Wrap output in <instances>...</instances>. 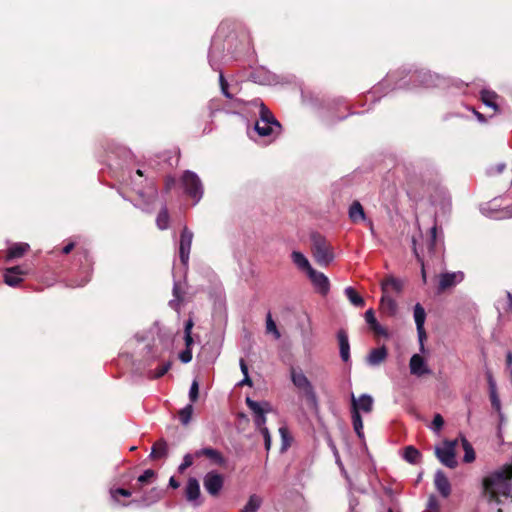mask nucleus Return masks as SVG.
<instances>
[{"instance_id":"58","label":"nucleus","mask_w":512,"mask_h":512,"mask_svg":"<svg viewBox=\"0 0 512 512\" xmlns=\"http://www.w3.org/2000/svg\"><path fill=\"white\" fill-rule=\"evenodd\" d=\"M89 280H90L89 275L86 274V276L80 282L71 283L70 286L71 287H81V286H84Z\"/></svg>"},{"instance_id":"56","label":"nucleus","mask_w":512,"mask_h":512,"mask_svg":"<svg viewBox=\"0 0 512 512\" xmlns=\"http://www.w3.org/2000/svg\"><path fill=\"white\" fill-rule=\"evenodd\" d=\"M487 381L489 385V392L497 391L496 381L490 372H487Z\"/></svg>"},{"instance_id":"33","label":"nucleus","mask_w":512,"mask_h":512,"mask_svg":"<svg viewBox=\"0 0 512 512\" xmlns=\"http://www.w3.org/2000/svg\"><path fill=\"white\" fill-rule=\"evenodd\" d=\"M344 293L350 303L355 307H363L365 305L363 297L359 295L353 287H346Z\"/></svg>"},{"instance_id":"13","label":"nucleus","mask_w":512,"mask_h":512,"mask_svg":"<svg viewBox=\"0 0 512 512\" xmlns=\"http://www.w3.org/2000/svg\"><path fill=\"white\" fill-rule=\"evenodd\" d=\"M27 273L28 271L21 266L7 268L3 274L4 282L10 287H17Z\"/></svg>"},{"instance_id":"55","label":"nucleus","mask_w":512,"mask_h":512,"mask_svg":"<svg viewBox=\"0 0 512 512\" xmlns=\"http://www.w3.org/2000/svg\"><path fill=\"white\" fill-rule=\"evenodd\" d=\"M251 78L253 79L254 82L260 83V84H270L272 81V76L266 75L264 78H260L258 73H253L251 75Z\"/></svg>"},{"instance_id":"46","label":"nucleus","mask_w":512,"mask_h":512,"mask_svg":"<svg viewBox=\"0 0 512 512\" xmlns=\"http://www.w3.org/2000/svg\"><path fill=\"white\" fill-rule=\"evenodd\" d=\"M171 367L170 362L163 363L160 367L151 372V378H160L165 375Z\"/></svg>"},{"instance_id":"36","label":"nucleus","mask_w":512,"mask_h":512,"mask_svg":"<svg viewBox=\"0 0 512 512\" xmlns=\"http://www.w3.org/2000/svg\"><path fill=\"white\" fill-rule=\"evenodd\" d=\"M352 413V425L355 433L359 437V439H364V432H363V421L360 413L358 411H351Z\"/></svg>"},{"instance_id":"28","label":"nucleus","mask_w":512,"mask_h":512,"mask_svg":"<svg viewBox=\"0 0 512 512\" xmlns=\"http://www.w3.org/2000/svg\"><path fill=\"white\" fill-rule=\"evenodd\" d=\"M349 218L354 223H357L360 220H366V215L360 202L354 201L351 204L349 207Z\"/></svg>"},{"instance_id":"40","label":"nucleus","mask_w":512,"mask_h":512,"mask_svg":"<svg viewBox=\"0 0 512 512\" xmlns=\"http://www.w3.org/2000/svg\"><path fill=\"white\" fill-rule=\"evenodd\" d=\"M156 225L161 230H165L169 226V214L165 206L158 213L156 218Z\"/></svg>"},{"instance_id":"3","label":"nucleus","mask_w":512,"mask_h":512,"mask_svg":"<svg viewBox=\"0 0 512 512\" xmlns=\"http://www.w3.org/2000/svg\"><path fill=\"white\" fill-rule=\"evenodd\" d=\"M385 83H392L393 88H409L411 83L413 87L416 86H432L435 84L434 76L426 70H414V71H398L389 73L385 79Z\"/></svg>"},{"instance_id":"61","label":"nucleus","mask_w":512,"mask_h":512,"mask_svg":"<svg viewBox=\"0 0 512 512\" xmlns=\"http://www.w3.org/2000/svg\"><path fill=\"white\" fill-rule=\"evenodd\" d=\"M240 369H241V372L243 373V375H249L248 374V366L247 364L245 363L244 359H240Z\"/></svg>"},{"instance_id":"53","label":"nucleus","mask_w":512,"mask_h":512,"mask_svg":"<svg viewBox=\"0 0 512 512\" xmlns=\"http://www.w3.org/2000/svg\"><path fill=\"white\" fill-rule=\"evenodd\" d=\"M260 433L262 434V436L264 438L265 449L267 451H269L271 448L272 440H271V435H270L268 428H263V431H261Z\"/></svg>"},{"instance_id":"16","label":"nucleus","mask_w":512,"mask_h":512,"mask_svg":"<svg viewBox=\"0 0 512 512\" xmlns=\"http://www.w3.org/2000/svg\"><path fill=\"white\" fill-rule=\"evenodd\" d=\"M351 401H352V407H351V411H358V413H360V411H363L365 413H369L372 411L373 409V398L372 396H370L369 394H362L359 396V398L357 399L355 397V395L352 393L351 394Z\"/></svg>"},{"instance_id":"39","label":"nucleus","mask_w":512,"mask_h":512,"mask_svg":"<svg viewBox=\"0 0 512 512\" xmlns=\"http://www.w3.org/2000/svg\"><path fill=\"white\" fill-rule=\"evenodd\" d=\"M193 405L187 404L178 412L179 420L182 425L186 426L190 423L193 414Z\"/></svg>"},{"instance_id":"27","label":"nucleus","mask_w":512,"mask_h":512,"mask_svg":"<svg viewBox=\"0 0 512 512\" xmlns=\"http://www.w3.org/2000/svg\"><path fill=\"white\" fill-rule=\"evenodd\" d=\"M246 404L249 409L253 412L254 416L260 414H266L271 410V406L268 402L259 403L257 401L252 400L251 398H246Z\"/></svg>"},{"instance_id":"11","label":"nucleus","mask_w":512,"mask_h":512,"mask_svg":"<svg viewBox=\"0 0 512 512\" xmlns=\"http://www.w3.org/2000/svg\"><path fill=\"white\" fill-rule=\"evenodd\" d=\"M307 276L318 293L324 296L328 294L330 290V282L326 275L313 268L307 273Z\"/></svg>"},{"instance_id":"17","label":"nucleus","mask_w":512,"mask_h":512,"mask_svg":"<svg viewBox=\"0 0 512 512\" xmlns=\"http://www.w3.org/2000/svg\"><path fill=\"white\" fill-rule=\"evenodd\" d=\"M410 373L417 377H421L426 374H430L431 370L427 366L426 361L419 354H414L410 358L409 362Z\"/></svg>"},{"instance_id":"34","label":"nucleus","mask_w":512,"mask_h":512,"mask_svg":"<svg viewBox=\"0 0 512 512\" xmlns=\"http://www.w3.org/2000/svg\"><path fill=\"white\" fill-rule=\"evenodd\" d=\"M403 458L410 464H417L420 462L421 453L414 446H407L404 449Z\"/></svg>"},{"instance_id":"41","label":"nucleus","mask_w":512,"mask_h":512,"mask_svg":"<svg viewBox=\"0 0 512 512\" xmlns=\"http://www.w3.org/2000/svg\"><path fill=\"white\" fill-rule=\"evenodd\" d=\"M173 296H174V298L169 301V306L174 310H178L179 306H180V302L182 301V293H181L178 283H176V282H174V286H173Z\"/></svg>"},{"instance_id":"8","label":"nucleus","mask_w":512,"mask_h":512,"mask_svg":"<svg viewBox=\"0 0 512 512\" xmlns=\"http://www.w3.org/2000/svg\"><path fill=\"white\" fill-rule=\"evenodd\" d=\"M457 440L445 441L442 446L435 448V454L439 461L448 468H455L457 461L455 458V447Z\"/></svg>"},{"instance_id":"26","label":"nucleus","mask_w":512,"mask_h":512,"mask_svg":"<svg viewBox=\"0 0 512 512\" xmlns=\"http://www.w3.org/2000/svg\"><path fill=\"white\" fill-rule=\"evenodd\" d=\"M364 318L366 323L369 325V327L378 335L387 336V331L385 328H383L377 321L375 317V312L372 308L368 309L365 314Z\"/></svg>"},{"instance_id":"15","label":"nucleus","mask_w":512,"mask_h":512,"mask_svg":"<svg viewBox=\"0 0 512 512\" xmlns=\"http://www.w3.org/2000/svg\"><path fill=\"white\" fill-rule=\"evenodd\" d=\"M427 249L429 253H435V262L439 263L442 260V241L437 236V225L430 228V237L427 242Z\"/></svg>"},{"instance_id":"52","label":"nucleus","mask_w":512,"mask_h":512,"mask_svg":"<svg viewBox=\"0 0 512 512\" xmlns=\"http://www.w3.org/2000/svg\"><path fill=\"white\" fill-rule=\"evenodd\" d=\"M254 423H255L256 428L259 430V432L263 431V428H267L265 414H260V415L254 416Z\"/></svg>"},{"instance_id":"1","label":"nucleus","mask_w":512,"mask_h":512,"mask_svg":"<svg viewBox=\"0 0 512 512\" xmlns=\"http://www.w3.org/2000/svg\"><path fill=\"white\" fill-rule=\"evenodd\" d=\"M225 25L222 23L216 35L212 39L211 47L209 50V64L215 71H219V84L222 94L229 100H231V107L235 109V112H244L249 106V101L242 98L236 97L239 92L237 84L230 85L224 78V75L220 68V60L225 57L224 51L227 50L232 57H235L236 51L231 50L232 43L234 41L233 35H228L224 38Z\"/></svg>"},{"instance_id":"44","label":"nucleus","mask_w":512,"mask_h":512,"mask_svg":"<svg viewBox=\"0 0 512 512\" xmlns=\"http://www.w3.org/2000/svg\"><path fill=\"white\" fill-rule=\"evenodd\" d=\"M162 497V492L160 490H158L157 488H153L149 494L145 495L143 497V501L144 502H147V504H151V503H154V502H157L158 500H160Z\"/></svg>"},{"instance_id":"32","label":"nucleus","mask_w":512,"mask_h":512,"mask_svg":"<svg viewBox=\"0 0 512 512\" xmlns=\"http://www.w3.org/2000/svg\"><path fill=\"white\" fill-rule=\"evenodd\" d=\"M29 249V245L27 243H16L13 244L7 253L8 259H15L22 257Z\"/></svg>"},{"instance_id":"23","label":"nucleus","mask_w":512,"mask_h":512,"mask_svg":"<svg viewBox=\"0 0 512 512\" xmlns=\"http://www.w3.org/2000/svg\"><path fill=\"white\" fill-rule=\"evenodd\" d=\"M337 339L339 343L340 357L343 362H348L350 360V344L347 332L340 329L337 333Z\"/></svg>"},{"instance_id":"7","label":"nucleus","mask_w":512,"mask_h":512,"mask_svg":"<svg viewBox=\"0 0 512 512\" xmlns=\"http://www.w3.org/2000/svg\"><path fill=\"white\" fill-rule=\"evenodd\" d=\"M181 185L185 194L197 204L203 197L204 189L199 176L190 170L184 171L181 177Z\"/></svg>"},{"instance_id":"42","label":"nucleus","mask_w":512,"mask_h":512,"mask_svg":"<svg viewBox=\"0 0 512 512\" xmlns=\"http://www.w3.org/2000/svg\"><path fill=\"white\" fill-rule=\"evenodd\" d=\"M266 331L267 333H272L275 339H279L281 337V334L277 329L276 323L272 319L271 313H268L266 317Z\"/></svg>"},{"instance_id":"31","label":"nucleus","mask_w":512,"mask_h":512,"mask_svg":"<svg viewBox=\"0 0 512 512\" xmlns=\"http://www.w3.org/2000/svg\"><path fill=\"white\" fill-rule=\"evenodd\" d=\"M168 455V445H167V442L163 439L157 441L153 447H152V451L150 453V457L152 459H157V458H163V457H166Z\"/></svg>"},{"instance_id":"19","label":"nucleus","mask_w":512,"mask_h":512,"mask_svg":"<svg viewBox=\"0 0 512 512\" xmlns=\"http://www.w3.org/2000/svg\"><path fill=\"white\" fill-rule=\"evenodd\" d=\"M434 484L437 491L443 498L451 494V484L442 470H437L434 476Z\"/></svg>"},{"instance_id":"43","label":"nucleus","mask_w":512,"mask_h":512,"mask_svg":"<svg viewBox=\"0 0 512 512\" xmlns=\"http://www.w3.org/2000/svg\"><path fill=\"white\" fill-rule=\"evenodd\" d=\"M279 434L282 440L281 450L285 451L290 446L291 438L289 436V431L285 426H281L279 428Z\"/></svg>"},{"instance_id":"29","label":"nucleus","mask_w":512,"mask_h":512,"mask_svg":"<svg viewBox=\"0 0 512 512\" xmlns=\"http://www.w3.org/2000/svg\"><path fill=\"white\" fill-rule=\"evenodd\" d=\"M293 263L301 270L308 273L313 269L305 255L299 251H293L291 254Z\"/></svg>"},{"instance_id":"35","label":"nucleus","mask_w":512,"mask_h":512,"mask_svg":"<svg viewBox=\"0 0 512 512\" xmlns=\"http://www.w3.org/2000/svg\"><path fill=\"white\" fill-rule=\"evenodd\" d=\"M261 504V497L256 494H253L249 497L247 503L240 512H257L261 507Z\"/></svg>"},{"instance_id":"38","label":"nucleus","mask_w":512,"mask_h":512,"mask_svg":"<svg viewBox=\"0 0 512 512\" xmlns=\"http://www.w3.org/2000/svg\"><path fill=\"white\" fill-rule=\"evenodd\" d=\"M461 443H462V447H463V450H464L463 461L466 462V463L473 462L475 460V452H474V449H473L472 445L463 436L461 437Z\"/></svg>"},{"instance_id":"20","label":"nucleus","mask_w":512,"mask_h":512,"mask_svg":"<svg viewBox=\"0 0 512 512\" xmlns=\"http://www.w3.org/2000/svg\"><path fill=\"white\" fill-rule=\"evenodd\" d=\"M194 456L196 458L206 456L214 464L219 465V466H224L226 463V459L223 457V455L218 450L211 448V447H205V448L195 451Z\"/></svg>"},{"instance_id":"45","label":"nucleus","mask_w":512,"mask_h":512,"mask_svg":"<svg viewBox=\"0 0 512 512\" xmlns=\"http://www.w3.org/2000/svg\"><path fill=\"white\" fill-rule=\"evenodd\" d=\"M194 457L195 456L190 453L185 454L182 463L178 466V472L183 473L187 468L192 466Z\"/></svg>"},{"instance_id":"30","label":"nucleus","mask_w":512,"mask_h":512,"mask_svg":"<svg viewBox=\"0 0 512 512\" xmlns=\"http://www.w3.org/2000/svg\"><path fill=\"white\" fill-rule=\"evenodd\" d=\"M481 100L484 105L487 107H490L494 110H498V105L496 103V99L498 98V95L496 92L489 90V89H482L481 90Z\"/></svg>"},{"instance_id":"22","label":"nucleus","mask_w":512,"mask_h":512,"mask_svg":"<svg viewBox=\"0 0 512 512\" xmlns=\"http://www.w3.org/2000/svg\"><path fill=\"white\" fill-rule=\"evenodd\" d=\"M139 197L143 200L144 206L141 207L142 210L149 212L150 206L154 203L157 198V189L153 183L148 184V189L146 192L141 189L137 190Z\"/></svg>"},{"instance_id":"4","label":"nucleus","mask_w":512,"mask_h":512,"mask_svg":"<svg viewBox=\"0 0 512 512\" xmlns=\"http://www.w3.org/2000/svg\"><path fill=\"white\" fill-rule=\"evenodd\" d=\"M249 106L259 109V119L254 125V130L259 136H277L281 132V124L274 117L273 113L267 108L263 101L259 98H254L249 101Z\"/></svg>"},{"instance_id":"2","label":"nucleus","mask_w":512,"mask_h":512,"mask_svg":"<svg viewBox=\"0 0 512 512\" xmlns=\"http://www.w3.org/2000/svg\"><path fill=\"white\" fill-rule=\"evenodd\" d=\"M501 498H512V463L491 472L483 480V493L478 510L484 505L488 512H502Z\"/></svg>"},{"instance_id":"64","label":"nucleus","mask_w":512,"mask_h":512,"mask_svg":"<svg viewBox=\"0 0 512 512\" xmlns=\"http://www.w3.org/2000/svg\"><path fill=\"white\" fill-rule=\"evenodd\" d=\"M73 248H74V243H72V242H71V243L67 244V245L63 248L62 252H63L64 254H69V253L73 250Z\"/></svg>"},{"instance_id":"50","label":"nucleus","mask_w":512,"mask_h":512,"mask_svg":"<svg viewBox=\"0 0 512 512\" xmlns=\"http://www.w3.org/2000/svg\"><path fill=\"white\" fill-rule=\"evenodd\" d=\"M490 400L492 407L501 415V402L497 391L490 392Z\"/></svg>"},{"instance_id":"10","label":"nucleus","mask_w":512,"mask_h":512,"mask_svg":"<svg viewBox=\"0 0 512 512\" xmlns=\"http://www.w3.org/2000/svg\"><path fill=\"white\" fill-rule=\"evenodd\" d=\"M193 232L187 227H184L179 242V257L181 263L187 267L189 262V256L192 246Z\"/></svg>"},{"instance_id":"37","label":"nucleus","mask_w":512,"mask_h":512,"mask_svg":"<svg viewBox=\"0 0 512 512\" xmlns=\"http://www.w3.org/2000/svg\"><path fill=\"white\" fill-rule=\"evenodd\" d=\"M425 319H426L425 310L419 303H417L414 306V320H415L417 330H422V327H424Z\"/></svg>"},{"instance_id":"14","label":"nucleus","mask_w":512,"mask_h":512,"mask_svg":"<svg viewBox=\"0 0 512 512\" xmlns=\"http://www.w3.org/2000/svg\"><path fill=\"white\" fill-rule=\"evenodd\" d=\"M200 496L201 492L199 481L194 477H190L185 486L186 500L192 503L194 506H199L202 503L200 500Z\"/></svg>"},{"instance_id":"6","label":"nucleus","mask_w":512,"mask_h":512,"mask_svg":"<svg viewBox=\"0 0 512 512\" xmlns=\"http://www.w3.org/2000/svg\"><path fill=\"white\" fill-rule=\"evenodd\" d=\"M311 249L315 261L321 266H328L334 260L332 246L319 233L311 234Z\"/></svg>"},{"instance_id":"9","label":"nucleus","mask_w":512,"mask_h":512,"mask_svg":"<svg viewBox=\"0 0 512 512\" xmlns=\"http://www.w3.org/2000/svg\"><path fill=\"white\" fill-rule=\"evenodd\" d=\"M203 486L209 495L216 497L224 486V477L217 471H209L203 477Z\"/></svg>"},{"instance_id":"62","label":"nucleus","mask_w":512,"mask_h":512,"mask_svg":"<svg viewBox=\"0 0 512 512\" xmlns=\"http://www.w3.org/2000/svg\"><path fill=\"white\" fill-rule=\"evenodd\" d=\"M169 486L173 489H177L180 487V483L175 479V477H171L169 479Z\"/></svg>"},{"instance_id":"21","label":"nucleus","mask_w":512,"mask_h":512,"mask_svg":"<svg viewBox=\"0 0 512 512\" xmlns=\"http://www.w3.org/2000/svg\"><path fill=\"white\" fill-rule=\"evenodd\" d=\"M403 289V281L393 276L386 277L381 282L382 293L391 295L392 293L400 294Z\"/></svg>"},{"instance_id":"54","label":"nucleus","mask_w":512,"mask_h":512,"mask_svg":"<svg viewBox=\"0 0 512 512\" xmlns=\"http://www.w3.org/2000/svg\"><path fill=\"white\" fill-rule=\"evenodd\" d=\"M427 507L433 512H439V503L436 496L431 495L429 497Z\"/></svg>"},{"instance_id":"18","label":"nucleus","mask_w":512,"mask_h":512,"mask_svg":"<svg viewBox=\"0 0 512 512\" xmlns=\"http://www.w3.org/2000/svg\"><path fill=\"white\" fill-rule=\"evenodd\" d=\"M464 279V273L461 271L451 272V273H443L439 278V290L444 291L450 287L455 286L457 283H460Z\"/></svg>"},{"instance_id":"60","label":"nucleus","mask_w":512,"mask_h":512,"mask_svg":"<svg viewBox=\"0 0 512 512\" xmlns=\"http://www.w3.org/2000/svg\"><path fill=\"white\" fill-rule=\"evenodd\" d=\"M506 368L511 371L512 369V352L508 351L506 354Z\"/></svg>"},{"instance_id":"49","label":"nucleus","mask_w":512,"mask_h":512,"mask_svg":"<svg viewBox=\"0 0 512 512\" xmlns=\"http://www.w3.org/2000/svg\"><path fill=\"white\" fill-rule=\"evenodd\" d=\"M110 494H111V497L115 501H118V497L119 496L130 497L131 496V491L127 490V489H124V488H116V489H111L110 490Z\"/></svg>"},{"instance_id":"57","label":"nucleus","mask_w":512,"mask_h":512,"mask_svg":"<svg viewBox=\"0 0 512 512\" xmlns=\"http://www.w3.org/2000/svg\"><path fill=\"white\" fill-rule=\"evenodd\" d=\"M417 334H418L419 343H420V351L424 352V350H425L424 339L426 338V333H425L424 327H422V330H417Z\"/></svg>"},{"instance_id":"24","label":"nucleus","mask_w":512,"mask_h":512,"mask_svg":"<svg viewBox=\"0 0 512 512\" xmlns=\"http://www.w3.org/2000/svg\"><path fill=\"white\" fill-rule=\"evenodd\" d=\"M388 351L385 346L372 349L366 357V362L370 366H378L386 360Z\"/></svg>"},{"instance_id":"5","label":"nucleus","mask_w":512,"mask_h":512,"mask_svg":"<svg viewBox=\"0 0 512 512\" xmlns=\"http://www.w3.org/2000/svg\"><path fill=\"white\" fill-rule=\"evenodd\" d=\"M290 379L297 390L305 397L307 404L313 408L318 409V397L311 381L307 378L300 368H290Z\"/></svg>"},{"instance_id":"47","label":"nucleus","mask_w":512,"mask_h":512,"mask_svg":"<svg viewBox=\"0 0 512 512\" xmlns=\"http://www.w3.org/2000/svg\"><path fill=\"white\" fill-rule=\"evenodd\" d=\"M198 396H199V384H198L197 380H194L189 389V399L191 401L190 404L196 402L198 399Z\"/></svg>"},{"instance_id":"25","label":"nucleus","mask_w":512,"mask_h":512,"mask_svg":"<svg viewBox=\"0 0 512 512\" xmlns=\"http://www.w3.org/2000/svg\"><path fill=\"white\" fill-rule=\"evenodd\" d=\"M397 308V303L392 298V296L386 293H382V297L380 299L381 311L389 316H394L397 313Z\"/></svg>"},{"instance_id":"48","label":"nucleus","mask_w":512,"mask_h":512,"mask_svg":"<svg viewBox=\"0 0 512 512\" xmlns=\"http://www.w3.org/2000/svg\"><path fill=\"white\" fill-rule=\"evenodd\" d=\"M155 472L152 470V469H147L143 472V474H141L137 481L140 483V484H147L150 482L151 479H153L155 477Z\"/></svg>"},{"instance_id":"63","label":"nucleus","mask_w":512,"mask_h":512,"mask_svg":"<svg viewBox=\"0 0 512 512\" xmlns=\"http://www.w3.org/2000/svg\"><path fill=\"white\" fill-rule=\"evenodd\" d=\"M239 385H249V386H251L252 385V381H251L249 375H245L244 378L239 383Z\"/></svg>"},{"instance_id":"51","label":"nucleus","mask_w":512,"mask_h":512,"mask_svg":"<svg viewBox=\"0 0 512 512\" xmlns=\"http://www.w3.org/2000/svg\"><path fill=\"white\" fill-rule=\"evenodd\" d=\"M444 425V420L440 414H436L433 418L431 429L435 432H438L442 429Z\"/></svg>"},{"instance_id":"59","label":"nucleus","mask_w":512,"mask_h":512,"mask_svg":"<svg viewBox=\"0 0 512 512\" xmlns=\"http://www.w3.org/2000/svg\"><path fill=\"white\" fill-rule=\"evenodd\" d=\"M358 505V500L354 497H351L350 500H349V510L350 512H354L355 511V508L357 507Z\"/></svg>"},{"instance_id":"12","label":"nucleus","mask_w":512,"mask_h":512,"mask_svg":"<svg viewBox=\"0 0 512 512\" xmlns=\"http://www.w3.org/2000/svg\"><path fill=\"white\" fill-rule=\"evenodd\" d=\"M194 323L191 318H189L185 322L184 326V340H185V350H183L179 354V358L183 363H189L192 360V350L191 346L193 344V338H192V329H193Z\"/></svg>"}]
</instances>
